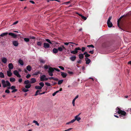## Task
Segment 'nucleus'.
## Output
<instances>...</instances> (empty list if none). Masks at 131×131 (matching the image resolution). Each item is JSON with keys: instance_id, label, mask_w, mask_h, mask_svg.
I'll use <instances>...</instances> for the list:
<instances>
[{"instance_id": "obj_1", "label": "nucleus", "mask_w": 131, "mask_h": 131, "mask_svg": "<svg viewBox=\"0 0 131 131\" xmlns=\"http://www.w3.org/2000/svg\"><path fill=\"white\" fill-rule=\"evenodd\" d=\"M54 70L57 71L58 72H59L60 70L59 69L55 68H52L51 67H49L48 68V72L49 73V75L50 76H52L53 75V73L54 72Z\"/></svg>"}, {"instance_id": "obj_2", "label": "nucleus", "mask_w": 131, "mask_h": 131, "mask_svg": "<svg viewBox=\"0 0 131 131\" xmlns=\"http://www.w3.org/2000/svg\"><path fill=\"white\" fill-rule=\"evenodd\" d=\"M1 82L4 88L6 87L7 86H10L11 85L10 83L8 81H7L5 82L4 80H2Z\"/></svg>"}, {"instance_id": "obj_3", "label": "nucleus", "mask_w": 131, "mask_h": 131, "mask_svg": "<svg viewBox=\"0 0 131 131\" xmlns=\"http://www.w3.org/2000/svg\"><path fill=\"white\" fill-rule=\"evenodd\" d=\"M118 110L117 112L119 114H121V115L124 116L126 115V113L125 111L121 110L119 108H118Z\"/></svg>"}, {"instance_id": "obj_4", "label": "nucleus", "mask_w": 131, "mask_h": 131, "mask_svg": "<svg viewBox=\"0 0 131 131\" xmlns=\"http://www.w3.org/2000/svg\"><path fill=\"white\" fill-rule=\"evenodd\" d=\"M112 18V16H110L108 18L107 21V24L108 26L109 27H111L113 26V24L110 21V20Z\"/></svg>"}, {"instance_id": "obj_5", "label": "nucleus", "mask_w": 131, "mask_h": 131, "mask_svg": "<svg viewBox=\"0 0 131 131\" xmlns=\"http://www.w3.org/2000/svg\"><path fill=\"white\" fill-rule=\"evenodd\" d=\"M81 50V49L79 47L76 48H75L74 50L71 51V53L75 54L78 53V50Z\"/></svg>"}, {"instance_id": "obj_6", "label": "nucleus", "mask_w": 131, "mask_h": 131, "mask_svg": "<svg viewBox=\"0 0 131 131\" xmlns=\"http://www.w3.org/2000/svg\"><path fill=\"white\" fill-rule=\"evenodd\" d=\"M58 51L60 52L62 51L64 49L65 50H66V49L63 45L59 47L58 48Z\"/></svg>"}, {"instance_id": "obj_7", "label": "nucleus", "mask_w": 131, "mask_h": 131, "mask_svg": "<svg viewBox=\"0 0 131 131\" xmlns=\"http://www.w3.org/2000/svg\"><path fill=\"white\" fill-rule=\"evenodd\" d=\"M43 45V47L45 49L48 48L50 47V45L48 43H44Z\"/></svg>"}, {"instance_id": "obj_8", "label": "nucleus", "mask_w": 131, "mask_h": 131, "mask_svg": "<svg viewBox=\"0 0 131 131\" xmlns=\"http://www.w3.org/2000/svg\"><path fill=\"white\" fill-rule=\"evenodd\" d=\"M8 35H9L11 36H12V37L14 38H16L17 37V35L15 34L12 33V32H9L8 33Z\"/></svg>"}, {"instance_id": "obj_9", "label": "nucleus", "mask_w": 131, "mask_h": 131, "mask_svg": "<svg viewBox=\"0 0 131 131\" xmlns=\"http://www.w3.org/2000/svg\"><path fill=\"white\" fill-rule=\"evenodd\" d=\"M12 43L15 46H17L18 45V41H12Z\"/></svg>"}, {"instance_id": "obj_10", "label": "nucleus", "mask_w": 131, "mask_h": 131, "mask_svg": "<svg viewBox=\"0 0 131 131\" xmlns=\"http://www.w3.org/2000/svg\"><path fill=\"white\" fill-rule=\"evenodd\" d=\"M46 77V75H43L41 76H40V80L41 81H44L45 78Z\"/></svg>"}, {"instance_id": "obj_11", "label": "nucleus", "mask_w": 131, "mask_h": 131, "mask_svg": "<svg viewBox=\"0 0 131 131\" xmlns=\"http://www.w3.org/2000/svg\"><path fill=\"white\" fill-rule=\"evenodd\" d=\"M124 16H122L119 18V19L117 20V26H118V27L119 28H120V26L119 25V22L120 21L121 19L122 18H123L124 17Z\"/></svg>"}, {"instance_id": "obj_12", "label": "nucleus", "mask_w": 131, "mask_h": 131, "mask_svg": "<svg viewBox=\"0 0 131 131\" xmlns=\"http://www.w3.org/2000/svg\"><path fill=\"white\" fill-rule=\"evenodd\" d=\"M80 114V113L78 115L76 116L75 117V120H77L78 121H79L81 119V118L80 117H78V116Z\"/></svg>"}, {"instance_id": "obj_13", "label": "nucleus", "mask_w": 131, "mask_h": 131, "mask_svg": "<svg viewBox=\"0 0 131 131\" xmlns=\"http://www.w3.org/2000/svg\"><path fill=\"white\" fill-rule=\"evenodd\" d=\"M76 58V57L75 56H73L72 57L70 58V59L72 61H75Z\"/></svg>"}, {"instance_id": "obj_14", "label": "nucleus", "mask_w": 131, "mask_h": 131, "mask_svg": "<svg viewBox=\"0 0 131 131\" xmlns=\"http://www.w3.org/2000/svg\"><path fill=\"white\" fill-rule=\"evenodd\" d=\"M86 61V63L87 64H89L91 62V60L88 58H85Z\"/></svg>"}, {"instance_id": "obj_15", "label": "nucleus", "mask_w": 131, "mask_h": 131, "mask_svg": "<svg viewBox=\"0 0 131 131\" xmlns=\"http://www.w3.org/2000/svg\"><path fill=\"white\" fill-rule=\"evenodd\" d=\"M61 75L63 78H65L66 77L67 75V73L62 72H61Z\"/></svg>"}, {"instance_id": "obj_16", "label": "nucleus", "mask_w": 131, "mask_h": 131, "mask_svg": "<svg viewBox=\"0 0 131 131\" xmlns=\"http://www.w3.org/2000/svg\"><path fill=\"white\" fill-rule=\"evenodd\" d=\"M8 67L9 69H12L14 68L13 64L11 63L8 64Z\"/></svg>"}, {"instance_id": "obj_17", "label": "nucleus", "mask_w": 131, "mask_h": 131, "mask_svg": "<svg viewBox=\"0 0 131 131\" xmlns=\"http://www.w3.org/2000/svg\"><path fill=\"white\" fill-rule=\"evenodd\" d=\"M27 69L30 71H31L32 69V67L30 65H28L26 67Z\"/></svg>"}, {"instance_id": "obj_18", "label": "nucleus", "mask_w": 131, "mask_h": 131, "mask_svg": "<svg viewBox=\"0 0 131 131\" xmlns=\"http://www.w3.org/2000/svg\"><path fill=\"white\" fill-rule=\"evenodd\" d=\"M53 52L55 53H58V49L54 48L52 50Z\"/></svg>"}, {"instance_id": "obj_19", "label": "nucleus", "mask_w": 131, "mask_h": 131, "mask_svg": "<svg viewBox=\"0 0 131 131\" xmlns=\"http://www.w3.org/2000/svg\"><path fill=\"white\" fill-rule=\"evenodd\" d=\"M18 63L21 66H23L24 65V62L21 59H19L18 61Z\"/></svg>"}, {"instance_id": "obj_20", "label": "nucleus", "mask_w": 131, "mask_h": 131, "mask_svg": "<svg viewBox=\"0 0 131 131\" xmlns=\"http://www.w3.org/2000/svg\"><path fill=\"white\" fill-rule=\"evenodd\" d=\"M36 81V80L34 78H32L31 80V81L30 82L31 83H35Z\"/></svg>"}, {"instance_id": "obj_21", "label": "nucleus", "mask_w": 131, "mask_h": 131, "mask_svg": "<svg viewBox=\"0 0 131 131\" xmlns=\"http://www.w3.org/2000/svg\"><path fill=\"white\" fill-rule=\"evenodd\" d=\"M2 61L4 63H5L7 62V60L5 58H4L2 59Z\"/></svg>"}, {"instance_id": "obj_22", "label": "nucleus", "mask_w": 131, "mask_h": 131, "mask_svg": "<svg viewBox=\"0 0 131 131\" xmlns=\"http://www.w3.org/2000/svg\"><path fill=\"white\" fill-rule=\"evenodd\" d=\"M31 86V84L29 83L28 84L26 85L25 86V88L27 89H28Z\"/></svg>"}, {"instance_id": "obj_23", "label": "nucleus", "mask_w": 131, "mask_h": 131, "mask_svg": "<svg viewBox=\"0 0 131 131\" xmlns=\"http://www.w3.org/2000/svg\"><path fill=\"white\" fill-rule=\"evenodd\" d=\"M39 61L40 63H44L46 62L45 60H44L41 59H39Z\"/></svg>"}, {"instance_id": "obj_24", "label": "nucleus", "mask_w": 131, "mask_h": 131, "mask_svg": "<svg viewBox=\"0 0 131 131\" xmlns=\"http://www.w3.org/2000/svg\"><path fill=\"white\" fill-rule=\"evenodd\" d=\"M83 54L82 53H81L79 55V57L80 59H81L83 58Z\"/></svg>"}, {"instance_id": "obj_25", "label": "nucleus", "mask_w": 131, "mask_h": 131, "mask_svg": "<svg viewBox=\"0 0 131 131\" xmlns=\"http://www.w3.org/2000/svg\"><path fill=\"white\" fill-rule=\"evenodd\" d=\"M83 54L85 55V57L86 58H87L89 57L90 56V55L88 54L87 52H84V53Z\"/></svg>"}, {"instance_id": "obj_26", "label": "nucleus", "mask_w": 131, "mask_h": 131, "mask_svg": "<svg viewBox=\"0 0 131 131\" xmlns=\"http://www.w3.org/2000/svg\"><path fill=\"white\" fill-rule=\"evenodd\" d=\"M8 34V32H5L2 33L0 35V36L2 37H3L4 36L7 35Z\"/></svg>"}, {"instance_id": "obj_27", "label": "nucleus", "mask_w": 131, "mask_h": 131, "mask_svg": "<svg viewBox=\"0 0 131 131\" xmlns=\"http://www.w3.org/2000/svg\"><path fill=\"white\" fill-rule=\"evenodd\" d=\"M7 74L8 76L9 77H11L12 74L11 72H9V71H7Z\"/></svg>"}, {"instance_id": "obj_28", "label": "nucleus", "mask_w": 131, "mask_h": 131, "mask_svg": "<svg viewBox=\"0 0 131 131\" xmlns=\"http://www.w3.org/2000/svg\"><path fill=\"white\" fill-rule=\"evenodd\" d=\"M46 40L49 43L52 44H53V43H52L53 42H51L50 40L48 39H46Z\"/></svg>"}, {"instance_id": "obj_29", "label": "nucleus", "mask_w": 131, "mask_h": 131, "mask_svg": "<svg viewBox=\"0 0 131 131\" xmlns=\"http://www.w3.org/2000/svg\"><path fill=\"white\" fill-rule=\"evenodd\" d=\"M35 88L36 89L40 90L42 88V87L39 86H35Z\"/></svg>"}, {"instance_id": "obj_30", "label": "nucleus", "mask_w": 131, "mask_h": 131, "mask_svg": "<svg viewBox=\"0 0 131 131\" xmlns=\"http://www.w3.org/2000/svg\"><path fill=\"white\" fill-rule=\"evenodd\" d=\"M42 43V42L41 41L37 42V44L39 46H41Z\"/></svg>"}, {"instance_id": "obj_31", "label": "nucleus", "mask_w": 131, "mask_h": 131, "mask_svg": "<svg viewBox=\"0 0 131 131\" xmlns=\"http://www.w3.org/2000/svg\"><path fill=\"white\" fill-rule=\"evenodd\" d=\"M0 77L2 78H3L4 77V75L3 73L2 72H0Z\"/></svg>"}, {"instance_id": "obj_32", "label": "nucleus", "mask_w": 131, "mask_h": 131, "mask_svg": "<svg viewBox=\"0 0 131 131\" xmlns=\"http://www.w3.org/2000/svg\"><path fill=\"white\" fill-rule=\"evenodd\" d=\"M10 81L11 82H13L15 81V79L14 78H10Z\"/></svg>"}, {"instance_id": "obj_33", "label": "nucleus", "mask_w": 131, "mask_h": 131, "mask_svg": "<svg viewBox=\"0 0 131 131\" xmlns=\"http://www.w3.org/2000/svg\"><path fill=\"white\" fill-rule=\"evenodd\" d=\"M29 91V90L28 89H26L25 88H24L22 89V91L23 92H27V91Z\"/></svg>"}, {"instance_id": "obj_34", "label": "nucleus", "mask_w": 131, "mask_h": 131, "mask_svg": "<svg viewBox=\"0 0 131 131\" xmlns=\"http://www.w3.org/2000/svg\"><path fill=\"white\" fill-rule=\"evenodd\" d=\"M14 74L15 75H16L18 73H19L18 72L17 70H15L14 71Z\"/></svg>"}, {"instance_id": "obj_35", "label": "nucleus", "mask_w": 131, "mask_h": 131, "mask_svg": "<svg viewBox=\"0 0 131 131\" xmlns=\"http://www.w3.org/2000/svg\"><path fill=\"white\" fill-rule=\"evenodd\" d=\"M63 81V80H61L59 81L58 82V84L59 85H60V84H62V83Z\"/></svg>"}, {"instance_id": "obj_36", "label": "nucleus", "mask_w": 131, "mask_h": 131, "mask_svg": "<svg viewBox=\"0 0 131 131\" xmlns=\"http://www.w3.org/2000/svg\"><path fill=\"white\" fill-rule=\"evenodd\" d=\"M39 73H40V71H38L36 72H35V73H34L33 74V75H37L38 74H39Z\"/></svg>"}, {"instance_id": "obj_37", "label": "nucleus", "mask_w": 131, "mask_h": 131, "mask_svg": "<svg viewBox=\"0 0 131 131\" xmlns=\"http://www.w3.org/2000/svg\"><path fill=\"white\" fill-rule=\"evenodd\" d=\"M29 81L28 80H26L24 81V83L25 84H26L27 85V84H29Z\"/></svg>"}, {"instance_id": "obj_38", "label": "nucleus", "mask_w": 131, "mask_h": 131, "mask_svg": "<svg viewBox=\"0 0 131 131\" xmlns=\"http://www.w3.org/2000/svg\"><path fill=\"white\" fill-rule=\"evenodd\" d=\"M39 85L42 87H43L44 86V84L43 82H41L39 83Z\"/></svg>"}, {"instance_id": "obj_39", "label": "nucleus", "mask_w": 131, "mask_h": 131, "mask_svg": "<svg viewBox=\"0 0 131 131\" xmlns=\"http://www.w3.org/2000/svg\"><path fill=\"white\" fill-rule=\"evenodd\" d=\"M24 39V41L26 42H29V39L28 38H25Z\"/></svg>"}, {"instance_id": "obj_40", "label": "nucleus", "mask_w": 131, "mask_h": 131, "mask_svg": "<svg viewBox=\"0 0 131 131\" xmlns=\"http://www.w3.org/2000/svg\"><path fill=\"white\" fill-rule=\"evenodd\" d=\"M33 122L35 123L38 126H39V124L37 121L34 120L33 121Z\"/></svg>"}, {"instance_id": "obj_41", "label": "nucleus", "mask_w": 131, "mask_h": 131, "mask_svg": "<svg viewBox=\"0 0 131 131\" xmlns=\"http://www.w3.org/2000/svg\"><path fill=\"white\" fill-rule=\"evenodd\" d=\"M41 90H37L36 91L35 94V96H37L38 95V92L41 91Z\"/></svg>"}, {"instance_id": "obj_42", "label": "nucleus", "mask_w": 131, "mask_h": 131, "mask_svg": "<svg viewBox=\"0 0 131 131\" xmlns=\"http://www.w3.org/2000/svg\"><path fill=\"white\" fill-rule=\"evenodd\" d=\"M81 18L83 19L84 20H86L87 19V18L85 17L83 15L81 16Z\"/></svg>"}, {"instance_id": "obj_43", "label": "nucleus", "mask_w": 131, "mask_h": 131, "mask_svg": "<svg viewBox=\"0 0 131 131\" xmlns=\"http://www.w3.org/2000/svg\"><path fill=\"white\" fill-rule=\"evenodd\" d=\"M17 90L16 89H15L13 90L12 91V92L13 93H15L17 91Z\"/></svg>"}, {"instance_id": "obj_44", "label": "nucleus", "mask_w": 131, "mask_h": 131, "mask_svg": "<svg viewBox=\"0 0 131 131\" xmlns=\"http://www.w3.org/2000/svg\"><path fill=\"white\" fill-rule=\"evenodd\" d=\"M44 67L45 69H47L48 68V66L47 65H45L44 66Z\"/></svg>"}, {"instance_id": "obj_45", "label": "nucleus", "mask_w": 131, "mask_h": 131, "mask_svg": "<svg viewBox=\"0 0 131 131\" xmlns=\"http://www.w3.org/2000/svg\"><path fill=\"white\" fill-rule=\"evenodd\" d=\"M45 84L48 86H51L50 84V83L48 82H46L45 83Z\"/></svg>"}, {"instance_id": "obj_46", "label": "nucleus", "mask_w": 131, "mask_h": 131, "mask_svg": "<svg viewBox=\"0 0 131 131\" xmlns=\"http://www.w3.org/2000/svg\"><path fill=\"white\" fill-rule=\"evenodd\" d=\"M88 47H91L93 48H94V46L92 45H88L87 46Z\"/></svg>"}, {"instance_id": "obj_47", "label": "nucleus", "mask_w": 131, "mask_h": 131, "mask_svg": "<svg viewBox=\"0 0 131 131\" xmlns=\"http://www.w3.org/2000/svg\"><path fill=\"white\" fill-rule=\"evenodd\" d=\"M58 67L62 70H64V67L62 66H59Z\"/></svg>"}, {"instance_id": "obj_48", "label": "nucleus", "mask_w": 131, "mask_h": 131, "mask_svg": "<svg viewBox=\"0 0 131 131\" xmlns=\"http://www.w3.org/2000/svg\"><path fill=\"white\" fill-rule=\"evenodd\" d=\"M29 38L30 39H35V37L31 36H29Z\"/></svg>"}, {"instance_id": "obj_49", "label": "nucleus", "mask_w": 131, "mask_h": 131, "mask_svg": "<svg viewBox=\"0 0 131 131\" xmlns=\"http://www.w3.org/2000/svg\"><path fill=\"white\" fill-rule=\"evenodd\" d=\"M12 90H13L15 89L16 86H12L10 88Z\"/></svg>"}, {"instance_id": "obj_50", "label": "nucleus", "mask_w": 131, "mask_h": 131, "mask_svg": "<svg viewBox=\"0 0 131 131\" xmlns=\"http://www.w3.org/2000/svg\"><path fill=\"white\" fill-rule=\"evenodd\" d=\"M5 92L7 93H9L10 92L8 89H7L5 91Z\"/></svg>"}, {"instance_id": "obj_51", "label": "nucleus", "mask_w": 131, "mask_h": 131, "mask_svg": "<svg viewBox=\"0 0 131 131\" xmlns=\"http://www.w3.org/2000/svg\"><path fill=\"white\" fill-rule=\"evenodd\" d=\"M31 76V75L30 74H27L26 76V78L27 79L29 78Z\"/></svg>"}, {"instance_id": "obj_52", "label": "nucleus", "mask_w": 131, "mask_h": 131, "mask_svg": "<svg viewBox=\"0 0 131 131\" xmlns=\"http://www.w3.org/2000/svg\"><path fill=\"white\" fill-rule=\"evenodd\" d=\"M75 99H73V100L72 103L73 105V106H75Z\"/></svg>"}, {"instance_id": "obj_53", "label": "nucleus", "mask_w": 131, "mask_h": 131, "mask_svg": "<svg viewBox=\"0 0 131 131\" xmlns=\"http://www.w3.org/2000/svg\"><path fill=\"white\" fill-rule=\"evenodd\" d=\"M75 118L72 120L71 121H70V122H71V123H73L75 121Z\"/></svg>"}, {"instance_id": "obj_54", "label": "nucleus", "mask_w": 131, "mask_h": 131, "mask_svg": "<svg viewBox=\"0 0 131 131\" xmlns=\"http://www.w3.org/2000/svg\"><path fill=\"white\" fill-rule=\"evenodd\" d=\"M52 83H53V84L52 85L53 86L55 85L57 83L56 82H54L53 81H52Z\"/></svg>"}, {"instance_id": "obj_55", "label": "nucleus", "mask_w": 131, "mask_h": 131, "mask_svg": "<svg viewBox=\"0 0 131 131\" xmlns=\"http://www.w3.org/2000/svg\"><path fill=\"white\" fill-rule=\"evenodd\" d=\"M85 48L84 47H82V49L81 50L82 51L84 52L85 51Z\"/></svg>"}, {"instance_id": "obj_56", "label": "nucleus", "mask_w": 131, "mask_h": 131, "mask_svg": "<svg viewBox=\"0 0 131 131\" xmlns=\"http://www.w3.org/2000/svg\"><path fill=\"white\" fill-rule=\"evenodd\" d=\"M82 62V61L81 60H79L77 61V63L79 64H80Z\"/></svg>"}, {"instance_id": "obj_57", "label": "nucleus", "mask_w": 131, "mask_h": 131, "mask_svg": "<svg viewBox=\"0 0 131 131\" xmlns=\"http://www.w3.org/2000/svg\"><path fill=\"white\" fill-rule=\"evenodd\" d=\"M71 2V1H68V2H65L64 4H65L67 5L69 3H70Z\"/></svg>"}, {"instance_id": "obj_58", "label": "nucleus", "mask_w": 131, "mask_h": 131, "mask_svg": "<svg viewBox=\"0 0 131 131\" xmlns=\"http://www.w3.org/2000/svg\"><path fill=\"white\" fill-rule=\"evenodd\" d=\"M22 81V79L21 78L19 79L18 80V82L20 83H21Z\"/></svg>"}, {"instance_id": "obj_59", "label": "nucleus", "mask_w": 131, "mask_h": 131, "mask_svg": "<svg viewBox=\"0 0 131 131\" xmlns=\"http://www.w3.org/2000/svg\"><path fill=\"white\" fill-rule=\"evenodd\" d=\"M18 23V21H16L14 23H13V25H15L16 24H17Z\"/></svg>"}, {"instance_id": "obj_60", "label": "nucleus", "mask_w": 131, "mask_h": 131, "mask_svg": "<svg viewBox=\"0 0 131 131\" xmlns=\"http://www.w3.org/2000/svg\"><path fill=\"white\" fill-rule=\"evenodd\" d=\"M16 76L18 78H20L21 77V75L19 73H18Z\"/></svg>"}, {"instance_id": "obj_61", "label": "nucleus", "mask_w": 131, "mask_h": 131, "mask_svg": "<svg viewBox=\"0 0 131 131\" xmlns=\"http://www.w3.org/2000/svg\"><path fill=\"white\" fill-rule=\"evenodd\" d=\"M89 53H91V54H93L94 53V51L93 50L90 51H89Z\"/></svg>"}, {"instance_id": "obj_62", "label": "nucleus", "mask_w": 131, "mask_h": 131, "mask_svg": "<svg viewBox=\"0 0 131 131\" xmlns=\"http://www.w3.org/2000/svg\"><path fill=\"white\" fill-rule=\"evenodd\" d=\"M29 2L31 3H32V4H35V2L34 1H31L30 0V1H29Z\"/></svg>"}, {"instance_id": "obj_63", "label": "nucleus", "mask_w": 131, "mask_h": 131, "mask_svg": "<svg viewBox=\"0 0 131 131\" xmlns=\"http://www.w3.org/2000/svg\"><path fill=\"white\" fill-rule=\"evenodd\" d=\"M69 43V42H64V44L66 45H68Z\"/></svg>"}, {"instance_id": "obj_64", "label": "nucleus", "mask_w": 131, "mask_h": 131, "mask_svg": "<svg viewBox=\"0 0 131 131\" xmlns=\"http://www.w3.org/2000/svg\"><path fill=\"white\" fill-rule=\"evenodd\" d=\"M68 73L69 74H72L73 73V72H72L71 71H69L68 72Z\"/></svg>"}]
</instances>
